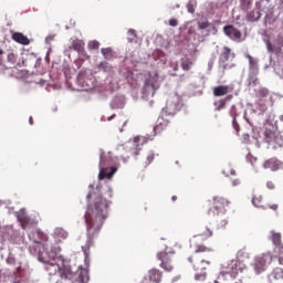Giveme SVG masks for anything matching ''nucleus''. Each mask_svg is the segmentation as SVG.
Here are the masks:
<instances>
[{"label":"nucleus","mask_w":283,"mask_h":283,"mask_svg":"<svg viewBox=\"0 0 283 283\" xmlns=\"http://www.w3.org/2000/svg\"><path fill=\"white\" fill-rule=\"evenodd\" d=\"M169 25H170L171 28H177V25H178V20H176V19H170V20H169Z\"/></svg>","instance_id":"48"},{"label":"nucleus","mask_w":283,"mask_h":283,"mask_svg":"<svg viewBox=\"0 0 283 283\" xmlns=\"http://www.w3.org/2000/svg\"><path fill=\"white\" fill-rule=\"evenodd\" d=\"M276 45H279L280 48H283V36L282 35H277Z\"/></svg>","instance_id":"45"},{"label":"nucleus","mask_w":283,"mask_h":283,"mask_svg":"<svg viewBox=\"0 0 283 283\" xmlns=\"http://www.w3.org/2000/svg\"><path fill=\"white\" fill-rule=\"evenodd\" d=\"M263 169H270V171H280L283 169V161L273 157L264 161Z\"/></svg>","instance_id":"12"},{"label":"nucleus","mask_w":283,"mask_h":283,"mask_svg":"<svg viewBox=\"0 0 283 283\" xmlns=\"http://www.w3.org/2000/svg\"><path fill=\"white\" fill-rule=\"evenodd\" d=\"M266 48H268V51H269V52H274V50H275V49L273 48V44H272L271 41H269V40L266 41Z\"/></svg>","instance_id":"47"},{"label":"nucleus","mask_w":283,"mask_h":283,"mask_svg":"<svg viewBox=\"0 0 283 283\" xmlns=\"http://www.w3.org/2000/svg\"><path fill=\"white\" fill-rule=\"evenodd\" d=\"M223 174H226V176H229V174L230 176H235V169L229 167L226 170H223Z\"/></svg>","instance_id":"42"},{"label":"nucleus","mask_w":283,"mask_h":283,"mask_svg":"<svg viewBox=\"0 0 283 283\" xmlns=\"http://www.w3.org/2000/svg\"><path fill=\"white\" fill-rule=\"evenodd\" d=\"M107 165V159H105V151H101L99 155V167H105Z\"/></svg>","instance_id":"37"},{"label":"nucleus","mask_w":283,"mask_h":283,"mask_svg":"<svg viewBox=\"0 0 283 283\" xmlns=\"http://www.w3.org/2000/svg\"><path fill=\"white\" fill-rule=\"evenodd\" d=\"M157 260H159V266L164 269V271H167V273L174 271L176 253L171 252L169 248H166L164 252L157 253Z\"/></svg>","instance_id":"4"},{"label":"nucleus","mask_w":283,"mask_h":283,"mask_svg":"<svg viewBox=\"0 0 283 283\" xmlns=\"http://www.w3.org/2000/svg\"><path fill=\"white\" fill-rule=\"evenodd\" d=\"M256 94H258L259 98H266L269 96V88L262 87L258 91Z\"/></svg>","instance_id":"33"},{"label":"nucleus","mask_w":283,"mask_h":283,"mask_svg":"<svg viewBox=\"0 0 283 283\" xmlns=\"http://www.w3.org/2000/svg\"><path fill=\"white\" fill-rule=\"evenodd\" d=\"M7 61L8 63H11V65H14L17 63V54H14V52H10L7 55Z\"/></svg>","instance_id":"34"},{"label":"nucleus","mask_w":283,"mask_h":283,"mask_svg":"<svg viewBox=\"0 0 283 283\" xmlns=\"http://www.w3.org/2000/svg\"><path fill=\"white\" fill-rule=\"evenodd\" d=\"M251 6V0H243L242 7L244 10H249V7Z\"/></svg>","instance_id":"46"},{"label":"nucleus","mask_w":283,"mask_h":283,"mask_svg":"<svg viewBox=\"0 0 283 283\" xmlns=\"http://www.w3.org/2000/svg\"><path fill=\"white\" fill-rule=\"evenodd\" d=\"M98 70L111 74V72H113L114 69L111 66V64L108 62H101L98 64Z\"/></svg>","instance_id":"28"},{"label":"nucleus","mask_w":283,"mask_h":283,"mask_svg":"<svg viewBox=\"0 0 283 283\" xmlns=\"http://www.w3.org/2000/svg\"><path fill=\"white\" fill-rule=\"evenodd\" d=\"M231 282L232 283H240V282L235 281V279H231Z\"/></svg>","instance_id":"64"},{"label":"nucleus","mask_w":283,"mask_h":283,"mask_svg":"<svg viewBox=\"0 0 283 283\" xmlns=\"http://www.w3.org/2000/svg\"><path fill=\"white\" fill-rule=\"evenodd\" d=\"M98 48H101V43L96 40L88 43V50H98Z\"/></svg>","instance_id":"36"},{"label":"nucleus","mask_w":283,"mask_h":283,"mask_svg":"<svg viewBox=\"0 0 283 283\" xmlns=\"http://www.w3.org/2000/svg\"><path fill=\"white\" fill-rule=\"evenodd\" d=\"M235 59V53L229 46H223L221 53L219 55V64L222 65L223 70H229V67H233L234 65H229V61H233Z\"/></svg>","instance_id":"8"},{"label":"nucleus","mask_w":283,"mask_h":283,"mask_svg":"<svg viewBox=\"0 0 283 283\" xmlns=\"http://www.w3.org/2000/svg\"><path fill=\"white\" fill-rule=\"evenodd\" d=\"M271 277L274 279L276 282H283V269L275 268L271 273Z\"/></svg>","instance_id":"25"},{"label":"nucleus","mask_w":283,"mask_h":283,"mask_svg":"<svg viewBox=\"0 0 283 283\" xmlns=\"http://www.w3.org/2000/svg\"><path fill=\"white\" fill-rule=\"evenodd\" d=\"M208 207L209 216H219V213H224V211H227L229 200L224 199L223 197H214L212 201H209Z\"/></svg>","instance_id":"5"},{"label":"nucleus","mask_w":283,"mask_h":283,"mask_svg":"<svg viewBox=\"0 0 283 283\" xmlns=\"http://www.w3.org/2000/svg\"><path fill=\"white\" fill-rule=\"evenodd\" d=\"M147 277L151 283H160L163 282V271L154 268L148 271Z\"/></svg>","instance_id":"16"},{"label":"nucleus","mask_w":283,"mask_h":283,"mask_svg":"<svg viewBox=\"0 0 283 283\" xmlns=\"http://www.w3.org/2000/svg\"><path fill=\"white\" fill-rule=\"evenodd\" d=\"M258 82H259L258 78L253 80L252 85H258Z\"/></svg>","instance_id":"60"},{"label":"nucleus","mask_w":283,"mask_h":283,"mask_svg":"<svg viewBox=\"0 0 283 283\" xmlns=\"http://www.w3.org/2000/svg\"><path fill=\"white\" fill-rule=\"evenodd\" d=\"M140 140V137H135L134 143H138Z\"/></svg>","instance_id":"62"},{"label":"nucleus","mask_w":283,"mask_h":283,"mask_svg":"<svg viewBox=\"0 0 283 283\" xmlns=\"http://www.w3.org/2000/svg\"><path fill=\"white\" fill-rule=\"evenodd\" d=\"M192 65H193V62L188 57L181 59V69L184 70V72H189Z\"/></svg>","instance_id":"27"},{"label":"nucleus","mask_w":283,"mask_h":283,"mask_svg":"<svg viewBox=\"0 0 283 283\" xmlns=\"http://www.w3.org/2000/svg\"><path fill=\"white\" fill-rule=\"evenodd\" d=\"M199 30H207L209 28V21L198 22Z\"/></svg>","instance_id":"41"},{"label":"nucleus","mask_w":283,"mask_h":283,"mask_svg":"<svg viewBox=\"0 0 283 283\" xmlns=\"http://www.w3.org/2000/svg\"><path fill=\"white\" fill-rule=\"evenodd\" d=\"M274 52H276V54H280V52H282V46L274 48Z\"/></svg>","instance_id":"57"},{"label":"nucleus","mask_w":283,"mask_h":283,"mask_svg":"<svg viewBox=\"0 0 283 283\" xmlns=\"http://www.w3.org/2000/svg\"><path fill=\"white\" fill-rule=\"evenodd\" d=\"M167 127H169V120L159 117L157 119V125L154 127V132L155 134H160L163 132H165V129H167Z\"/></svg>","instance_id":"19"},{"label":"nucleus","mask_w":283,"mask_h":283,"mask_svg":"<svg viewBox=\"0 0 283 283\" xmlns=\"http://www.w3.org/2000/svg\"><path fill=\"white\" fill-rule=\"evenodd\" d=\"M273 262V256L271 253L261 254L259 256H255L254 262L252 264L253 271L256 275H261V273H264L266 271V266Z\"/></svg>","instance_id":"6"},{"label":"nucleus","mask_w":283,"mask_h":283,"mask_svg":"<svg viewBox=\"0 0 283 283\" xmlns=\"http://www.w3.org/2000/svg\"><path fill=\"white\" fill-rule=\"evenodd\" d=\"M239 185H240V179L232 180V187H239Z\"/></svg>","instance_id":"54"},{"label":"nucleus","mask_w":283,"mask_h":283,"mask_svg":"<svg viewBox=\"0 0 283 283\" xmlns=\"http://www.w3.org/2000/svg\"><path fill=\"white\" fill-rule=\"evenodd\" d=\"M248 61H249V65H250V71L253 73V74H258V60L253 59V56L251 55H248L247 56Z\"/></svg>","instance_id":"26"},{"label":"nucleus","mask_w":283,"mask_h":283,"mask_svg":"<svg viewBox=\"0 0 283 283\" xmlns=\"http://www.w3.org/2000/svg\"><path fill=\"white\" fill-rule=\"evenodd\" d=\"M232 127L235 129L237 134L240 133V124H238V119H232Z\"/></svg>","instance_id":"43"},{"label":"nucleus","mask_w":283,"mask_h":283,"mask_svg":"<svg viewBox=\"0 0 283 283\" xmlns=\"http://www.w3.org/2000/svg\"><path fill=\"white\" fill-rule=\"evenodd\" d=\"M90 244H92V241H88L86 247H83V252L87 255V251H90Z\"/></svg>","instance_id":"50"},{"label":"nucleus","mask_w":283,"mask_h":283,"mask_svg":"<svg viewBox=\"0 0 283 283\" xmlns=\"http://www.w3.org/2000/svg\"><path fill=\"white\" fill-rule=\"evenodd\" d=\"M31 255H36L39 262L45 264V271L52 280V277H60L61 283H87L90 276L87 270L78 268L76 272L72 270V266L65 263V260L57 256L61 253V248L52 242H46L42 247H30Z\"/></svg>","instance_id":"1"},{"label":"nucleus","mask_w":283,"mask_h":283,"mask_svg":"<svg viewBox=\"0 0 283 283\" xmlns=\"http://www.w3.org/2000/svg\"><path fill=\"white\" fill-rule=\"evenodd\" d=\"M211 253L213 249L205 244H197L193 253L188 258L193 271H196L195 280L205 282L207 280V269L211 266Z\"/></svg>","instance_id":"3"},{"label":"nucleus","mask_w":283,"mask_h":283,"mask_svg":"<svg viewBox=\"0 0 283 283\" xmlns=\"http://www.w3.org/2000/svg\"><path fill=\"white\" fill-rule=\"evenodd\" d=\"M134 39H136V30L129 29V30H128V41H129L130 43H133V42H134Z\"/></svg>","instance_id":"38"},{"label":"nucleus","mask_w":283,"mask_h":283,"mask_svg":"<svg viewBox=\"0 0 283 283\" xmlns=\"http://www.w3.org/2000/svg\"><path fill=\"white\" fill-rule=\"evenodd\" d=\"M12 39L15 41V43H20V45H30V39H28V36L23 35L21 32L13 33Z\"/></svg>","instance_id":"21"},{"label":"nucleus","mask_w":283,"mask_h":283,"mask_svg":"<svg viewBox=\"0 0 283 283\" xmlns=\"http://www.w3.org/2000/svg\"><path fill=\"white\" fill-rule=\"evenodd\" d=\"M3 54H4L3 49H0V65L1 63H3Z\"/></svg>","instance_id":"56"},{"label":"nucleus","mask_w":283,"mask_h":283,"mask_svg":"<svg viewBox=\"0 0 283 283\" xmlns=\"http://www.w3.org/2000/svg\"><path fill=\"white\" fill-rule=\"evenodd\" d=\"M108 216L109 201L103 198V196L95 197L94 202L87 206V210L84 216L87 237L90 240H94V238L101 233V229H103V224H105Z\"/></svg>","instance_id":"2"},{"label":"nucleus","mask_w":283,"mask_h":283,"mask_svg":"<svg viewBox=\"0 0 283 283\" xmlns=\"http://www.w3.org/2000/svg\"><path fill=\"white\" fill-rule=\"evenodd\" d=\"M270 233H271V240L275 247V251H281L283 249L282 233L276 232L275 230H272Z\"/></svg>","instance_id":"17"},{"label":"nucleus","mask_w":283,"mask_h":283,"mask_svg":"<svg viewBox=\"0 0 283 283\" xmlns=\"http://www.w3.org/2000/svg\"><path fill=\"white\" fill-rule=\"evenodd\" d=\"M264 142L268 145H271L273 149H277V147H283V139L282 136L277 130H271L266 128L263 133Z\"/></svg>","instance_id":"7"},{"label":"nucleus","mask_w":283,"mask_h":283,"mask_svg":"<svg viewBox=\"0 0 283 283\" xmlns=\"http://www.w3.org/2000/svg\"><path fill=\"white\" fill-rule=\"evenodd\" d=\"M171 200H172V202H176V200H178V197L177 196H172Z\"/></svg>","instance_id":"59"},{"label":"nucleus","mask_w":283,"mask_h":283,"mask_svg":"<svg viewBox=\"0 0 283 283\" xmlns=\"http://www.w3.org/2000/svg\"><path fill=\"white\" fill-rule=\"evenodd\" d=\"M233 98V95H227L224 98H222V101H224V104L227 105V103H229V101H231Z\"/></svg>","instance_id":"51"},{"label":"nucleus","mask_w":283,"mask_h":283,"mask_svg":"<svg viewBox=\"0 0 283 283\" xmlns=\"http://www.w3.org/2000/svg\"><path fill=\"white\" fill-rule=\"evenodd\" d=\"M229 114H230L232 120L238 119L239 114H238V108L235 107V105L231 106Z\"/></svg>","instance_id":"35"},{"label":"nucleus","mask_w":283,"mask_h":283,"mask_svg":"<svg viewBox=\"0 0 283 283\" xmlns=\"http://www.w3.org/2000/svg\"><path fill=\"white\" fill-rule=\"evenodd\" d=\"M29 124L34 125V119L32 117L29 118Z\"/></svg>","instance_id":"58"},{"label":"nucleus","mask_w":283,"mask_h":283,"mask_svg":"<svg viewBox=\"0 0 283 283\" xmlns=\"http://www.w3.org/2000/svg\"><path fill=\"white\" fill-rule=\"evenodd\" d=\"M29 239L33 242L31 247H42L48 241V235L40 230H34L29 234Z\"/></svg>","instance_id":"10"},{"label":"nucleus","mask_w":283,"mask_h":283,"mask_svg":"<svg viewBox=\"0 0 283 283\" xmlns=\"http://www.w3.org/2000/svg\"><path fill=\"white\" fill-rule=\"evenodd\" d=\"M187 10L190 14H193L196 12V4L192 1L188 2Z\"/></svg>","instance_id":"39"},{"label":"nucleus","mask_w":283,"mask_h":283,"mask_svg":"<svg viewBox=\"0 0 283 283\" xmlns=\"http://www.w3.org/2000/svg\"><path fill=\"white\" fill-rule=\"evenodd\" d=\"M18 220L20 221L22 229H25V227L30 224V217H28L27 214H19Z\"/></svg>","instance_id":"29"},{"label":"nucleus","mask_w":283,"mask_h":283,"mask_svg":"<svg viewBox=\"0 0 283 283\" xmlns=\"http://www.w3.org/2000/svg\"><path fill=\"white\" fill-rule=\"evenodd\" d=\"M54 234L56 238H61L62 240H66L67 238V231L63 230L62 228H56Z\"/></svg>","instance_id":"31"},{"label":"nucleus","mask_w":283,"mask_h":283,"mask_svg":"<svg viewBox=\"0 0 283 283\" xmlns=\"http://www.w3.org/2000/svg\"><path fill=\"white\" fill-rule=\"evenodd\" d=\"M213 105H214V112H222V109L227 107V104L224 103L223 99H219L214 102Z\"/></svg>","instance_id":"32"},{"label":"nucleus","mask_w":283,"mask_h":283,"mask_svg":"<svg viewBox=\"0 0 283 283\" xmlns=\"http://www.w3.org/2000/svg\"><path fill=\"white\" fill-rule=\"evenodd\" d=\"M144 92L147 96H149V94L151 96H154V94H156V84H154V81L151 78H148L145 81Z\"/></svg>","instance_id":"20"},{"label":"nucleus","mask_w":283,"mask_h":283,"mask_svg":"<svg viewBox=\"0 0 283 283\" xmlns=\"http://www.w3.org/2000/svg\"><path fill=\"white\" fill-rule=\"evenodd\" d=\"M229 92H231V87L229 85H219L212 88V94L217 97L227 96Z\"/></svg>","instance_id":"18"},{"label":"nucleus","mask_w":283,"mask_h":283,"mask_svg":"<svg viewBox=\"0 0 283 283\" xmlns=\"http://www.w3.org/2000/svg\"><path fill=\"white\" fill-rule=\"evenodd\" d=\"M276 253H277V262L281 266H283V249L276 250Z\"/></svg>","instance_id":"40"},{"label":"nucleus","mask_w":283,"mask_h":283,"mask_svg":"<svg viewBox=\"0 0 283 283\" xmlns=\"http://www.w3.org/2000/svg\"><path fill=\"white\" fill-rule=\"evenodd\" d=\"M36 61H39L36 56L27 54L21 62H18V67H36Z\"/></svg>","instance_id":"15"},{"label":"nucleus","mask_w":283,"mask_h":283,"mask_svg":"<svg viewBox=\"0 0 283 283\" xmlns=\"http://www.w3.org/2000/svg\"><path fill=\"white\" fill-rule=\"evenodd\" d=\"M252 203L254 205V207L266 209V207L264 206V197H262V195L260 193H255L253 196Z\"/></svg>","instance_id":"24"},{"label":"nucleus","mask_w":283,"mask_h":283,"mask_svg":"<svg viewBox=\"0 0 283 283\" xmlns=\"http://www.w3.org/2000/svg\"><path fill=\"white\" fill-rule=\"evenodd\" d=\"M180 111V97L177 95L170 96L166 102L165 112L169 116H174L177 112Z\"/></svg>","instance_id":"9"},{"label":"nucleus","mask_w":283,"mask_h":283,"mask_svg":"<svg viewBox=\"0 0 283 283\" xmlns=\"http://www.w3.org/2000/svg\"><path fill=\"white\" fill-rule=\"evenodd\" d=\"M87 200H90L92 198V192H90L87 196H86Z\"/></svg>","instance_id":"63"},{"label":"nucleus","mask_w":283,"mask_h":283,"mask_svg":"<svg viewBox=\"0 0 283 283\" xmlns=\"http://www.w3.org/2000/svg\"><path fill=\"white\" fill-rule=\"evenodd\" d=\"M226 36H229L232 41H240L242 39V32L232 24H228L223 28Z\"/></svg>","instance_id":"11"},{"label":"nucleus","mask_w":283,"mask_h":283,"mask_svg":"<svg viewBox=\"0 0 283 283\" xmlns=\"http://www.w3.org/2000/svg\"><path fill=\"white\" fill-rule=\"evenodd\" d=\"M269 209H272V211H277V205L273 203L268 206Z\"/></svg>","instance_id":"55"},{"label":"nucleus","mask_w":283,"mask_h":283,"mask_svg":"<svg viewBox=\"0 0 283 283\" xmlns=\"http://www.w3.org/2000/svg\"><path fill=\"white\" fill-rule=\"evenodd\" d=\"M251 253H249V250L247 248H243L237 252V261L238 262H247V260H250Z\"/></svg>","instance_id":"23"},{"label":"nucleus","mask_w":283,"mask_h":283,"mask_svg":"<svg viewBox=\"0 0 283 283\" xmlns=\"http://www.w3.org/2000/svg\"><path fill=\"white\" fill-rule=\"evenodd\" d=\"M147 160L148 163L146 165H151V163H154V155H148Z\"/></svg>","instance_id":"52"},{"label":"nucleus","mask_w":283,"mask_h":283,"mask_svg":"<svg viewBox=\"0 0 283 283\" xmlns=\"http://www.w3.org/2000/svg\"><path fill=\"white\" fill-rule=\"evenodd\" d=\"M69 49L74 50V52H77L78 54H82V56H86L87 59H90V55H87V53L85 52V42H83V40H73Z\"/></svg>","instance_id":"13"},{"label":"nucleus","mask_w":283,"mask_h":283,"mask_svg":"<svg viewBox=\"0 0 283 283\" xmlns=\"http://www.w3.org/2000/svg\"><path fill=\"white\" fill-rule=\"evenodd\" d=\"M116 174V169L114 168H101L98 178L99 180H105V178H112Z\"/></svg>","instance_id":"22"},{"label":"nucleus","mask_w":283,"mask_h":283,"mask_svg":"<svg viewBox=\"0 0 283 283\" xmlns=\"http://www.w3.org/2000/svg\"><path fill=\"white\" fill-rule=\"evenodd\" d=\"M260 112H266V105L259 103Z\"/></svg>","instance_id":"53"},{"label":"nucleus","mask_w":283,"mask_h":283,"mask_svg":"<svg viewBox=\"0 0 283 283\" xmlns=\"http://www.w3.org/2000/svg\"><path fill=\"white\" fill-rule=\"evenodd\" d=\"M266 187H268V189L273 190V189H275V184L273 181H268Z\"/></svg>","instance_id":"49"},{"label":"nucleus","mask_w":283,"mask_h":283,"mask_svg":"<svg viewBox=\"0 0 283 283\" xmlns=\"http://www.w3.org/2000/svg\"><path fill=\"white\" fill-rule=\"evenodd\" d=\"M244 140H249V134L243 135Z\"/></svg>","instance_id":"61"},{"label":"nucleus","mask_w":283,"mask_h":283,"mask_svg":"<svg viewBox=\"0 0 283 283\" xmlns=\"http://www.w3.org/2000/svg\"><path fill=\"white\" fill-rule=\"evenodd\" d=\"M261 10H262V3L256 2L255 3V9L247 14V19L249 21H251L252 23L255 22V21H260V19L262 18Z\"/></svg>","instance_id":"14"},{"label":"nucleus","mask_w":283,"mask_h":283,"mask_svg":"<svg viewBox=\"0 0 283 283\" xmlns=\"http://www.w3.org/2000/svg\"><path fill=\"white\" fill-rule=\"evenodd\" d=\"M203 235L206 238H211V235H213V230H211L210 228H207L206 231L203 232Z\"/></svg>","instance_id":"44"},{"label":"nucleus","mask_w":283,"mask_h":283,"mask_svg":"<svg viewBox=\"0 0 283 283\" xmlns=\"http://www.w3.org/2000/svg\"><path fill=\"white\" fill-rule=\"evenodd\" d=\"M102 54L104 59L107 61H111V59H114V52L112 51L111 48L102 49Z\"/></svg>","instance_id":"30"}]
</instances>
